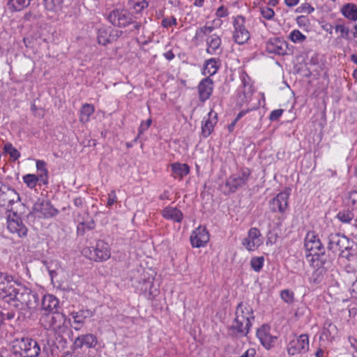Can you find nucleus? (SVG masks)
Wrapping results in <instances>:
<instances>
[{"label":"nucleus","instance_id":"23","mask_svg":"<svg viewBox=\"0 0 357 357\" xmlns=\"http://www.w3.org/2000/svg\"><path fill=\"white\" fill-rule=\"evenodd\" d=\"M59 299L52 294H46L43 297L41 301V310L46 313L57 312L59 307Z\"/></svg>","mask_w":357,"mask_h":357},{"label":"nucleus","instance_id":"19","mask_svg":"<svg viewBox=\"0 0 357 357\" xmlns=\"http://www.w3.org/2000/svg\"><path fill=\"white\" fill-rule=\"evenodd\" d=\"M199 99L204 102L210 98L213 91V81L210 77H207L200 81L197 86Z\"/></svg>","mask_w":357,"mask_h":357},{"label":"nucleus","instance_id":"30","mask_svg":"<svg viewBox=\"0 0 357 357\" xmlns=\"http://www.w3.org/2000/svg\"><path fill=\"white\" fill-rule=\"evenodd\" d=\"M220 61L219 59L211 58L205 61L203 74L204 75H209V76H212L215 75L218 70L219 69V66L218 63Z\"/></svg>","mask_w":357,"mask_h":357},{"label":"nucleus","instance_id":"55","mask_svg":"<svg viewBox=\"0 0 357 357\" xmlns=\"http://www.w3.org/2000/svg\"><path fill=\"white\" fill-rule=\"evenodd\" d=\"M215 15L218 17L220 18L225 17L229 15V12L227 8H226L224 6H221L217 9Z\"/></svg>","mask_w":357,"mask_h":357},{"label":"nucleus","instance_id":"48","mask_svg":"<svg viewBox=\"0 0 357 357\" xmlns=\"http://www.w3.org/2000/svg\"><path fill=\"white\" fill-rule=\"evenodd\" d=\"M95 227V222L93 221V220H90L89 221H86V222H79V224L77 225V232H80L81 231V228L82 227H84V228H86L87 229L89 230H91V229H93Z\"/></svg>","mask_w":357,"mask_h":357},{"label":"nucleus","instance_id":"57","mask_svg":"<svg viewBox=\"0 0 357 357\" xmlns=\"http://www.w3.org/2000/svg\"><path fill=\"white\" fill-rule=\"evenodd\" d=\"M116 202V196L114 190L111 191L110 193L108 194V199L107 202V206H112Z\"/></svg>","mask_w":357,"mask_h":357},{"label":"nucleus","instance_id":"40","mask_svg":"<svg viewBox=\"0 0 357 357\" xmlns=\"http://www.w3.org/2000/svg\"><path fill=\"white\" fill-rule=\"evenodd\" d=\"M347 200V204L351 207L352 211L357 210V190L349 192Z\"/></svg>","mask_w":357,"mask_h":357},{"label":"nucleus","instance_id":"22","mask_svg":"<svg viewBox=\"0 0 357 357\" xmlns=\"http://www.w3.org/2000/svg\"><path fill=\"white\" fill-rule=\"evenodd\" d=\"M208 117L204 119L202 125V134L204 137H208L213 130L214 126L218 121V114L213 111H211L208 114Z\"/></svg>","mask_w":357,"mask_h":357},{"label":"nucleus","instance_id":"6","mask_svg":"<svg viewBox=\"0 0 357 357\" xmlns=\"http://www.w3.org/2000/svg\"><path fill=\"white\" fill-rule=\"evenodd\" d=\"M251 176V171L247 167L241 168L238 172L231 174L225 183V195L234 193L245 185Z\"/></svg>","mask_w":357,"mask_h":357},{"label":"nucleus","instance_id":"59","mask_svg":"<svg viewBox=\"0 0 357 357\" xmlns=\"http://www.w3.org/2000/svg\"><path fill=\"white\" fill-rule=\"evenodd\" d=\"M0 357H16L13 354L11 349L8 350L6 349L2 348L0 349Z\"/></svg>","mask_w":357,"mask_h":357},{"label":"nucleus","instance_id":"35","mask_svg":"<svg viewBox=\"0 0 357 357\" xmlns=\"http://www.w3.org/2000/svg\"><path fill=\"white\" fill-rule=\"evenodd\" d=\"M337 218L342 223H351L354 218V214L352 210L345 209L338 212Z\"/></svg>","mask_w":357,"mask_h":357},{"label":"nucleus","instance_id":"41","mask_svg":"<svg viewBox=\"0 0 357 357\" xmlns=\"http://www.w3.org/2000/svg\"><path fill=\"white\" fill-rule=\"evenodd\" d=\"M281 298L287 303H292L294 301V294L289 289H284L280 291Z\"/></svg>","mask_w":357,"mask_h":357},{"label":"nucleus","instance_id":"18","mask_svg":"<svg viewBox=\"0 0 357 357\" xmlns=\"http://www.w3.org/2000/svg\"><path fill=\"white\" fill-rule=\"evenodd\" d=\"M208 241L209 234L205 227H198L190 236L191 245L194 248L203 247Z\"/></svg>","mask_w":357,"mask_h":357},{"label":"nucleus","instance_id":"44","mask_svg":"<svg viewBox=\"0 0 357 357\" xmlns=\"http://www.w3.org/2000/svg\"><path fill=\"white\" fill-rule=\"evenodd\" d=\"M314 10V8L308 3H303L296 9V13H306L307 14L312 13Z\"/></svg>","mask_w":357,"mask_h":357},{"label":"nucleus","instance_id":"63","mask_svg":"<svg viewBox=\"0 0 357 357\" xmlns=\"http://www.w3.org/2000/svg\"><path fill=\"white\" fill-rule=\"evenodd\" d=\"M350 289L352 297L357 298V279L353 282Z\"/></svg>","mask_w":357,"mask_h":357},{"label":"nucleus","instance_id":"60","mask_svg":"<svg viewBox=\"0 0 357 357\" xmlns=\"http://www.w3.org/2000/svg\"><path fill=\"white\" fill-rule=\"evenodd\" d=\"M38 176V182L40 181L44 185L48 183V174H39Z\"/></svg>","mask_w":357,"mask_h":357},{"label":"nucleus","instance_id":"11","mask_svg":"<svg viewBox=\"0 0 357 357\" xmlns=\"http://www.w3.org/2000/svg\"><path fill=\"white\" fill-rule=\"evenodd\" d=\"M39 213L41 214L40 218H49L56 216L59 211L55 208L51 202L47 199H40L34 204L32 212L29 215H31L32 213Z\"/></svg>","mask_w":357,"mask_h":357},{"label":"nucleus","instance_id":"46","mask_svg":"<svg viewBox=\"0 0 357 357\" xmlns=\"http://www.w3.org/2000/svg\"><path fill=\"white\" fill-rule=\"evenodd\" d=\"M336 32H340L341 33V37L345 39H349V28L344 26L342 24H337L335 27Z\"/></svg>","mask_w":357,"mask_h":357},{"label":"nucleus","instance_id":"36","mask_svg":"<svg viewBox=\"0 0 357 357\" xmlns=\"http://www.w3.org/2000/svg\"><path fill=\"white\" fill-rule=\"evenodd\" d=\"M3 150L10 155L13 160H16L20 157V153L10 143L6 144Z\"/></svg>","mask_w":357,"mask_h":357},{"label":"nucleus","instance_id":"38","mask_svg":"<svg viewBox=\"0 0 357 357\" xmlns=\"http://www.w3.org/2000/svg\"><path fill=\"white\" fill-rule=\"evenodd\" d=\"M23 181L28 188L33 189L38 183V176L35 174H28L23 176Z\"/></svg>","mask_w":357,"mask_h":357},{"label":"nucleus","instance_id":"42","mask_svg":"<svg viewBox=\"0 0 357 357\" xmlns=\"http://www.w3.org/2000/svg\"><path fill=\"white\" fill-rule=\"evenodd\" d=\"M260 13L264 18L268 20H271L275 15L274 10L268 7H260Z\"/></svg>","mask_w":357,"mask_h":357},{"label":"nucleus","instance_id":"16","mask_svg":"<svg viewBox=\"0 0 357 357\" xmlns=\"http://www.w3.org/2000/svg\"><path fill=\"white\" fill-rule=\"evenodd\" d=\"M287 43L278 37L270 38L266 43V50L270 54L285 55L287 54Z\"/></svg>","mask_w":357,"mask_h":357},{"label":"nucleus","instance_id":"51","mask_svg":"<svg viewBox=\"0 0 357 357\" xmlns=\"http://www.w3.org/2000/svg\"><path fill=\"white\" fill-rule=\"evenodd\" d=\"M297 24L300 26H308L310 25V21L307 16L300 15L296 19Z\"/></svg>","mask_w":357,"mask_h":357},{"label":"nucleus","instance_id":"50","mask_svg":"<svg viewBox=\"0 0 357 357\" xmlns=\"http://www.w3.org/2000/svg\"><path fill=\"white\" fill-rule=\"evenodd\" d=\"M248 112V110H242L241 111L235 118V119L228 126V130L229 132L233 131V129L236 123V122L245 116Z\"/></svg>","mask_w":357,"mask_h":357},{"label":"nucleus","instance_id":"53","mask_svg":"<svg viewBox=\"0 0 357 357\" xmlns=\"http://www.w3.org/2000/svg\"><path fill=\"white\" fill-rule=\"evenodd\" d=\"M283 112L284 110L282 109H278L272 111L269 116L270 121H275L278 120V119L282 116Z\"/></svg>","mask_w":357,"mask_h":357},{"label":"nucleus","instance_id":"61","mask_svg":"<svg viewBox=\"0 0 357 357\" xmlns=\"http://www.w3.org/2000/svg\"><path fill=\"white\" fill-rule=\"evenodd\" d=\"M199 29H200V32H202L204 35H206L209 33H211L213 31L214 27L212 26H204L200 27Z\"/></svg>","mask_w":357,"mask_h":357},{"label":"nucleus","instance_id":"62","mask_svg":"<svg viewBox=\"0 0 357 357\" xmlns=\"http://www.w3.org/2000/svg\"><path fill=\"white\" fill-rule=\"evenodd\" d=\"M147 6H148V3L145 1H142L141 2H138V3H135L134 8L137 10H141Z\"/></svg>","mask_w":357,"mask_h":357},{"label":"nucleus","instance_id":"12","mask_svg":"<svg viewBox=\"0 0 357 357\" xmlns=\"http://www.w3.org/2000/svg\"><path fill=\"white\" fill-rule=\"evenodd\" d=\"M251 326L252 322L250 321L242 320L239 317H235L232 324L229 328V331L231 335L241 337L248 334Z\"/></svg>","mask_w":357,"mask_h":357},{"label":"nucleus","instance_id":"52","mask_svg":"<svg viewBox=\"0 0 357 357\" xmlns=\"http://www.w3.org/2000/svg\"><path fill=\"white\" fill-rule=\"evenodd\" d=\"M46 166L47 163L44 160H37L36 169L40 172V174H49Z\"/></svg>","mask_w":357,"mask_h":357},{"label":"nucleus","instance_id":"58","mask_svg":"<svg viewBox=\"0 0 357 357\" xmlns=\"http://www.w3.org/2000/svg\"><path fill=\"white\" fill-rule=\"evenodd\" d=\"M73 204L75 207L82 208L85 204V202L82 197H77L73 199Z\"/></svg>","mask_w":357,"mask_h":357},{"label":"nucleus","instance_id":"47","mask_svg":"<svg viewBox=\"0 0 357 357\" xmlns=\"http://www.w3.org/2000/svg\"><path fill=\"white\" fill-rule=\"evenodd\" d=\"M317 240H320L317 234H316L314 231H310L305 236L304 245L306 246L307 244L317 241Z\"/></svg>","mask_w":357,"mask_h":357},{"label":"nucleus","instance_id":"31","mask_svg":"<svg viewBox=\"0 0 357 357\" xmlns=\"http://www.w3.org/2000/svg\"><path fill=\"white\" fill-rule=\"evenodd\" d=\"M31 0H8L7 6L12 12L23 10L29 6Z\"/></svg>","mask_w":357,"mask_h":357},{"label":"nucleus","instance_id":"54","mask_svg":"<svg viewBox=\"0 0 357 357\" xmlns=\"http://www.w3.org/2000/svg\"><path fill=\"white\" fill-rule=\"evenodd\" d=\"M162 26L165 28H168L172 25L176 24V19L174 17H172L171 18H165L162 20Z\"/></svg>","mask_w":357,"mask_h":357},{"label":"nucleus","instance_id":"37","mask_svg":"<svg viewBox=\"0 0 357 357\" xmlns=\"http://www.w3.org/2000/svg\"><path fill=\"white\" fill-rule=\"evenodd\" d=\"M264 262V257H255L251 259L250 261V266L251 268L256 272H259L263 266Z\"/></svg>","mask_w":357,"mask_h":357},{"label":"nucleus","instance_id":"2","mask_svg":"<svg viewBox=\"0 0 357 357\" xmlns=\"http://www.w3.org/2000/svg\"><path fill=\"white\" fill-rule=\"evenodd\" d=\"M353 244L354 242L351 241L344 234L332 233L328 236V252H331L332 259L339 253L341 257L350 261L352 260L355 255Z\"/></svg>","mask_w":357,"mask_h":357},{"label":"nucleus","instance_id":"25","mask_svg":"<svg viewBox=\"0 0 357 357\" xmlns=\"http://www.w3.org/2000/svg\"><path fill=\"white\" fill-rule=\"evenodd\" d=\"M235 315L242 320H249L250 322L252 320L255 319L252 308L248 303H244L243 302H241L238 304Z\"/></svg>","mask_w":357,"mask_h":357},{"label":"nucleus","instance_id":"4","mask_svg":"<svg viewBox=\"0 0 357 357\" xmlns=\"http://www.w3.org/2000/svg\"><path fill=\"white\" fill-rule=\"evenodd\" d=\"M40 321L45 329L58 332H63L68 328V324H70V319L58 312L45 313Z\"/></svg>","mask_w":357,"mask_h":357},{"label":"nucleus","instance_id":"28","mask_svg":"<svg viewBox=\"0 0 357 357\" xmlns=\"http://www.w3.org/2000/svg\"><path fill=\"white\" fill-rule=\"evenodd\" d=\"M172 176L174 178H178L181 180L183 176L188 175L190 172V167L187 164L174 162L171 165Z\"/></svg>","mask_w":357,"mask_h":357},{"label":"nucleus","instance_id":"64","mask_svg":"<svg viewBox=\"0 0 357 357\" xmlns=\"http://www.w3.org/2000/svg\"><path fill=\"white\" fill-rule=\"evenodd\" d=\"M351 347L357 352V339L353 337H349Z\"/></svg>","mask_w":357,"mask_h":357},{"label":"nucleus","instance_id":"10","mask_svg":"<svg viewBox=\"0 0 357 357\" xmlns=\"http://www.w3.org/2000/svg\"><path fill=\"white\" fill-rule=\"evenodd\" d=\"M309 349V338L306 334H302L291 340L288 344L287 351L289 355L305 354Z\"/></svg>","mask_w":357,"mask_h":357},{"label":"nucleus","instance_id":"7","mask_svg":"<svg viewBox=\"0 0 357 357\" xmlns=\"http://www.w3.org/2000/svg\"><path fill=\"white\" fill-rule=\"evenodd\" d=\"M305 248L309 252L307 257L312 256V261H317L320 263V264H317V266H324L331 264L332 261L331 253L326 254V249L320 240L308 243Z\"/></svg>","mask_w":357,"mask_h":357},{"label":"nucleus","instance_id":"45","mask_svg":"<svg viewBox=\"0 0 357 357\" xmlns=\"http://www.w3.org/2000/svg\"><path fill=\"white\" fill-rule=\"evenodd\" d=\"M152 123V121L151 119H149L148 120H146L145 122L144 121H142L141 123V125L139 128V130H138V135L137 136L135 137V139L133 140V142H137V139L139 138V135H142L145 130H146L149 126H151Z\"/></svg>","mask_w":357,"mask_h":357},{"label":"nucleus","instance_id":"29","mask_svg":"<svg viewBox=\"0 0 357 357\" xmlns=\"http://www.w3.org/2000/svg\"><path fill=\"white\" fill-rule=\"evenodd\" d=\"M340 11L345 18L354 22L357 20V6L356 4L347 3L343 5Z\"/></svg>","mask_w":357,"mask_h":357},{"label":"nucleus","instance_id":"17","mask_svg":"<svg viewBox=\"0 0 357 357\" xmlns=\"http://www.w3.org/2000/svg\"><path fill=\"white\" fill-rule=\"evenodd\" d=\"M289 197V193L287 191L278 193L269 202L270 210L274 213L277 211L284 213L288 206Z\"/></svg>","mask_w":357,"mask_h":357},{"label":"nucleus","instance_id":"15","mask_svg":"<svg viewBox=\"0 0 357 357\" xmlns=\"http://www.w3.org/2000/svg\"><path fill=\"white\" fill-rule=\"evenodd\" d=\"M90 258L96 261H102L110 257V249L109 245L104 241L99 240L96 245L90 250Z\"/></svg>","mask_w":357,"mask_h":357},{"label":"nucleus","instance_id":"9","mask_svg":"<svg viewBox=\"0 0 357 357\" xmlns=\"http://www.w3.org/2000/svg\"><path fill=\"white\" fill-rule=\"evenodd\" d=\"M132 15L126 9H114L108 15V20L119 27H126L132 22Z\"/></svg>","mask_w":357,"mask_h":357},{"label":"nucleus","instance_id":"5","mask_svg":"<svg viewBox=\"0 0 357 357\" xmlns=\"http://www.w3.org/2000/svg\"><path fill=\"white\" fill-rule=\"evenodd\" d=\"M16 283L14 276L0 272V299L3 301V310H7L6 305L9 306L13 298L17 289Z\"/></svg>","mask_w":357,"mask_h":357},{"label":"nucleus","instance_id":"8","mask_svg":"<svg viewBox=\"0 0 357 357\" xmlns=\"http://www.w3.org/2000/svg\"><path fill=\"white\" fill-rule=\"evenodd\" d=\"M245 19L242 15H238L234 19V31L233 38L235 43L243 45L250 39V33L245 26Z\"/></svg>","mask_w":357,"mask_h":357},{"label":"nucleus","instance_id":"33","mask_svg":"<svg viewBox=\"0 0 357 357\" xmlns=\"http://www.w3.org/2000/svg\"><path fill=\"white\" fill-rule=\"evenodd\" d=\"M109 27H100L97 31V40L98 43L102 45H106L109 43Z\"/></svg>","mask_w":357,"mask_h":357},{"label":"nucleus","instance_id":"43","mask_svg":"<svg viewBox=\"0 0 357 357\" xmlns=\"http://www.w3.org/2000/svg\"><path fill=\"white\" fill-rule=\"evenodd\" d=\"M61 0H44V5L48 10H55L58 7L60 6Z\"/></svg>","mask_w":357,"mask_h":357},{"label":"nucleus","instance_id":"56","mask_svg":"<svg viewBox=\"0 0 357 357\" xmlns=\"http://www.w3.org/2000/svg\"><path fill=\"white\" fill-rule=\"evenodd\" d=\"M6 307H7V309H8L10 307L8 305H6ZM11 307V310L10 311L5 313L3 312V321L6 319V320H12L15 318V312L13 311V307Z\"/></svg>","mask_w":357,"mask_h":357},{"label":"nucleus","instance_id":"26","mask_svg":"<svg viewBox=\"0 0 357 357\" xmlns=\"http://www.w3.org/2000/svg\"><path fill=\"white\" fill-rule=\"evenodd\" d=\"M208 47L206 52L210 54H220L222 52L221 48L222 40L221 38L216 35H213L206 40Z\"/></svg>","mask_w":357,"mask_h":357},{"label":"nucleus","instance_id":"39","mask_svg":"<svg viewBox=\"0 0 357 357\" xmlns=\"http://www.w3.org/2000/svg\"><path fill=\"white\" fill-rule=\"evenodd\" d=\"M289 39L294 43H302L306 39V36L299 30L295 29L292 31L289 36Z\"/></svg>","mask_w":357,"mask_h":357},{"label":"nucleus","instance_id":"20","mask_svg":"<svg viewBox=\"0 0 357 357\" xmlns=\"http://www.w3.org/2000/svg\"><path fill=\"white\" fill-rule=\"evenodd\" d=\"M269 331L270 328L266 325H263L257 331V337L266 349L272 347L276 340V337L271 335Z\"/></svg>","mask_w":357,"mask_h":357},{"label":"nucleus","instance_id":"34","mask_svg":"<svg viewBox=\"0 0 357 357\" xmlns=\"http://www.w3.org/2000/svg\"><path fill=\"white\" fill-rule=\"evenodd\" d=\"M95 108L93 105L85 103L82 105L80 112V121L82 122H86L89 120L90 116L94 112Z\"/></svg>","mask_w":357,"mask_h":357},{"label":"nucleus","instance_id":"21","mask_svg":"<svg viewBox=\"0 0 357 357\" xmlns=\"http://www.w3.org/2000/svg\"><path fill=\"white\" fill-rule=\"evenodd\" d=\"M97 342V337L93 334L88 333L77 337L74 341L73 346L75 349H81L84 347L89 349L94 348Z\"/></svg>","mask_w":357,"mask_h":357},{"label":"nucleus","instance_id":"3","mask_svg":"<svg viewBox=\"0 0 357 357\" xmlns=\"http://www.w3.org/2000/svg\"><path fill=\"white\" fill-rule=\"evenodd\" d=\"M11 351L16 357H38L40 347L36 340L24 337L14 342Z\"/></svg>","mask_w":357,"mask_h":357},{"label":"nucleus","instance_id":"1","mask_svg":"<svg viewBox=\"0 0 357 357\" xmlns=\"http://www.w3.org/2000/svg\"><path fill=\"white\" fill-rule=\"evenodd\" d=\"M16 285L17 289L15 294H13L9 307L17 310L20 315L26 317L27 314V317H30L39 305V296L35 291L20 282L16 283ZM20 319V316L18 317L17 319Z\"/></svg>","mask_w":357,"mask_h":357},{"label":"nucleus","instance_id":"13","mask_svg":"<svg viewBox=\"0 0 357 357\" xmlns=\"http://www.w3.org/2000/svg\"><path fill=\"white\" fill-rule=\"evenodd\" d=\"M263 243L260 231L252 227L248 232V236L242 241L243 245L249 251H254Z\"/></svg>","mask_w":357,"mask_h":357},{"label":"nucleus","instance_id":"49","mask_svg":"<svg viewBox=\"0 0 357 357\" xmlns=\"http://www.w3.org/2000/svg\"><path fill=\"white\" fill-rule=\"evenodd\" d=\"M121 31L119 30H114L111 27H109V43H112L113 41L116 40L122 34Z\"/></svg>","mask_w":357,"mask_h":357},{"label":"nucleus","instance_id":"32","mask_svg":"<svg viewBox=\"0 0 357 357\" xmlns=\"http://www.w3.org/2000/svg\"><path fill=\"white\" fill-rule=\"evenodd\" d=\"M5 189L3 200H7L9 205H13L14 203L20 200V195L15 190V189L9 186H5Z\"/></svg>","mask_w":357,"mask_h":357},{"label":"nucleus","instance_id":"24","mask_svg":"<svg viewBox=\"0 0 357 357\" xmlns=\"http://www.w3.org/2000/svg\"><path fill=\"white\" fill-rule=\"evenodd\" d=\"M70 316L73 320L75 325L84 326L86 319L93 316V312L89 309H80L78 311L70 312Z\"/></svg>","mask_w":357,"mask_h":357},{"label":"nucleus","instance_id":"27","mask_svg":"<svg viewBox=\"0 0 357 357\" xmlns=\"http://www.w3.org/2000/svg\"><path fill=\"white\" fill-rule=\"evenodd\" d=\"M162 216L167 220H172L176 222H181L183 215L182 212L176 207L168 206L162 211Z\"/></svg>","mask_w":357,"mask_h":357},{"label":"nucleus","instance_id":"14","mask_svg":"<svg viewBox=\"0 0 357 357\" xmlns=\"http://www.w3.org/2000/svg\"><path fill=\"white\" fill-rule=\"evenodd\" d=\"M14 218L10 216L7 218V228L13 234H16L18 237L23 238L26 236L28 229L22 222L20 218L17 216L16 212H13Z\"/></svg>","mask_w":357,"mask_h":357}]
</instances>
